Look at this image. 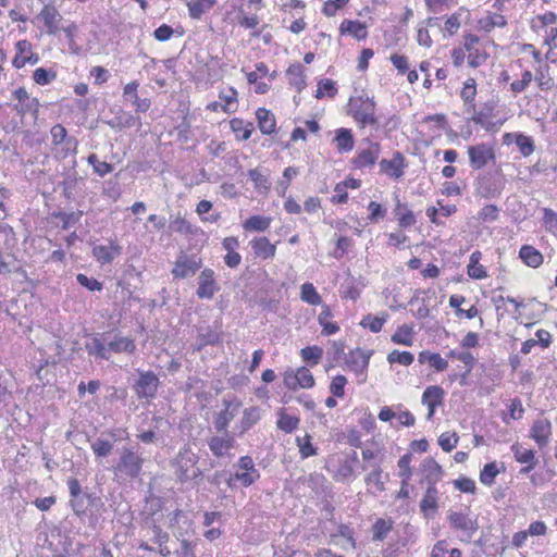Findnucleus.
I'll use <instances>...</instances> for the list:
<instances>
[{
  "label": "nucleus",
  "mask_w": 557,
  "mask_h": 557,
  "mask_svg": "<svg viewBox=\"0 0 557 557\" xmlns=\"http://www.w3.org/2000/svg\"><path fill=\"white\" fill-rule=\"evenodd\" d=\"M214 3V0H193L188 2L187 7L190 17L200 18L202 14L212 9Z\"/></svg>",
  "instance_id": "ea45409f"
},
{
  "label": "nucleus",
  "mask_w": 557,
  "mask_h": 557,
  "mask_svg": "<svg viewBox=\"0 0 557 557\" xmlns=\"http://www.w3.org/2000/svg\"><path fill=\"white\" fill-rule=\"evenodd\" d=\"M148 492L149 495L145 497L144 506V511L147 515L153 517L159 512H166L170 517V527L178 524L182 518H187V516L181 509H178L173 499L154 496L151 493V490Z\"/></svg>",
  "instance_id": "f03ea898"
},
{
  "label": "nucleus",
  "mask_w": 557,
  "mask_h": 557,
  "mask_svg": "<svg viewBox=\"0 0 557 557\" xmlns=\"http://www.w3.org/2000/svg\"><path fill=\"white\" fill-rule=\"evenodd\" d=\"M412 459V455L410 453L405 454L398 460V475L401 479L400 487H407L408 481L412 474L410 462Z\"/></svg>",
  "instance_id": "a19ab883"
},
{
  "label": "nucleus",
  "mask_w": 557,
  "mask_h": 557,
  "mask_svg": "<svg viewBox=\"0 0 557 557\" xmlns=\"http://www.w3.org/2000/svg\"><path fill=\"white\" fill-rule=\"evenodd\" d=\"M170 230L180 234H193V226L191 224L182 216H176L173 221L170 223Z\"/></svg>",
  "instance_id": "680f3d73"
},
{
  "label": "nucleus",
  "mask_w": 557,
  "mask_h": 557,
  "mask_svg": "<svg viewBox=\"0 0 557 557\" xmlns=\"http://www.w3.org/2000/svg\"><path fill=\"white\" fill-rule=\"evenodd\" d=\"M91 449L96 457L104 458L111 454L113 444L108 440L97 438L91 443Z\"/></svg>",
  "instance_id": "603ef678"
},
{
  "label": "nucleus",
  "mask_w": 557,
  "mask_h": 557,
  "mask_svg": "<svg viewBox=\"0 0 557 557\" xmlns=\"http://www.w3.org/2000/svg\"><path fill=\"white\" fill-rule=\"evenodd\" d=\"M230 127L235 133L236 138L239 140H248L255 131L251 122H245L242 119L235 117L231 120Z\"/></svg>",
  "instance_id": "72a5a7b5"
},
{
  "label": "nucleus",
  "mask_w": 557,
  "mask_h": 557,
  "mask_svg": "<svg viewBox=\"0 0 557 557\" xmlns=\"http://www.w3.org/2000/svg\"><path fill=\"white\" fill-rule=\"evenodd\" d=\"M139 87V83L137 81H133L124 86L123 96L126 100L131 101L135 107L137 112H147L151 106V102L148 98L140 99L137 94V89Z\"/></svg>",
  "instance_id": "4be33fe9"
},
{
  "label": "nucleus",
  "mask_w": 557,
  "mask_h": 557,
  "mask_svg": "<svg viewBox=\"0 0 557 557\" xmlns=\"http://www.w3.org/2000/svg\"><path fill=\"white\" fill-rule=\"evenodd\" d=\"M253 253L256 257L261 258L262 260L272 259L276 253V246L271 244L270 240L264 237H255L249 243Z\"/></svg>",
  "instance_id": "5701e85b"
},
{
  "label": "nucleus",
  "mask_w": 557,
  "mask_h": 557,
  "mask_svg": "<svg viewBox=\"0 0 557 557\" xmlns=\"http://www.w3.org/2000/svg\"><path fill=\"white\" fill-rule=\"evenodd\" d=\"M413 329L408 324H403L397 327L396 332L392 335V342L399 345H412Z\"/></svg>",
  "instance_id": "79ce46f5"
},
{
  "label": "nucleus",
  "mask_w": 557,
  "mask_h": 557,
  "mask_svg": "<svg viewBox=\"0 0 557 557\" xmlns=\"http://www.w3.org/2000/svg\"><path fill=\"white\" fill-rule=\"evenodd\" d=\"M71 506L76 515H83L87 510H98L101 506V498L96 493H87V490H70Z\"/></svg>",
  "instance_id": "39448f33"
},
{
  "label": "nucleus",
  "mask_w": 557,
  "mask_h": 557,
  "mask_svg": "<svg viewBox=\"0 0 557 557\" xmlns=\"http://www.w3.org/2000/svg\"><path fill=\"white\" fill-rule=\"evenodd\" d=\"M198 339L200 342V346L214 345L220 342V335L208 327L205 331L199 332Z\"/></svg>",
  "instance_id": "338daca9"
},
{
  "label": "nucleus",
  "mask_w": 557,
  "mask_h": 557,
  "mask_svg": "<svg viewBox=\"0 0 557 557\" xmlns=\"http://www.w3.org/2000/svg\"><path fill=\"white\" fill-rule=\"evenodd\" d=\"M499 470L496 462H490L484 466L480 473V481L484 485H491Z\"/></svg>",
  "instance_id": "bf43d9fd"
},
{
  "label": "nucleus",
  "mask_w": 557,
  "mask_h": 557,
  "mask_svg": "<svg viewBox=\"0 0 557 557\" xmlns=\"http://www.w3.org/2000/svg\"><path fill=\"white\" fill-rule=\"evenodd\" d=\"M400 209H406V205L401 203L400 200L396 197L395 214L398 219L399 225L404 228L412 226L416 223V216L413 212L411 210L400 212Z\"/></svg>",
  "instance_id": "37998d69"
},
{
  "label": "nucleus",
  "mask_w": 557,
  "mask_h": 557,
  "mask_svg": "<svg viewBox=\"0 0 557 557\" xmlns=\"http://www.w3.org/2000/svg\"><path fill=\"white\" fill-rule=\"evenodd\" d=\"M394 521L388 518H379L372 525V541L383 542L393 530Z\"/></svg>",
  "instance_id": "f704fd0d"
},
{
  "label": "nucleus",
  "mask_w": 557,
  "mask_h": 557,
  "mask_svg": "<svg viewBox=\"0 0 557 557\" xmlns=\"http://www.w3.org/2000/svg\"><path fill=\"white\" fill-rule=\"evenodd\" d=\"M470 20V12L465 8H460L451 14L445 22V29L449 35H455L460 27L461 22Z\"/></svg>",
  "instance_id": "c9c22d12"
},
{
  "label": "nucleus",
  "mask_w": 557,
  "mask_h": 557,
  "mask_svg": "<svg viewBox=\"0 0 557 557\" xmlns=\"http://www.w3.org/2000/svg\"><path fill=\"white\" fill-rule=\"evenodd\" d=\"M342 35H350L354 38L361 40L368 36L367 25L360 21L344 20L339 26Z\"/></svg>",
  "instance_id": "c85d7f7f"
},
{
  "label": "nucleus",
  "mask_w": 557,
  "mask_h": 557,
  "mask_svg": "<svg viewBox=\"0 0 557 557\" xmlns=\"http://www.w3.org/2000/svg\"><path fill=\"white\" fill-rule=\"evenodd\" d=\"M482 258V253L479 250H475L470 256V262L467 267V273L471 278L481 280L486 276V271L483 265L479 262Z\"/></svg>",
  "instance_id": "e433bc0d"
},
{
  "label": "nucleus",
  "mask_w": 557,
  "mask_h": 557,
  "mask_svg": "<svg viewBox=\"0 0 557 557\" xmlns=\"http://www.w3.org/2000/svg\"><path fill=\"white\" fill-rule=\"evenodd\" d=\"M301 299L313 306L319 305L322 301L321 296L311 283H304L301 285Z\"/></svg>",
  "instance_id": "8fccbe9b"
},
{
  "label": "nucleus",
  "mask_w": 557,
  "mask_h": 557,
  "mask_svg": "<svg viewBox=\"0 0 557 557\" xmlns=\"http://www.w3.org/2000/svg\"><path fill=\"white\" fill-rule=\"evenodd\" d=\"M478 216L482 222L497 221L499 216V209L496 205H486L481 209Z\"/></svg>",
  "instance_id": "e2e57ef3"
},
{
  "label": "nucleus",
  "mask_w": 557,
  "mask_h": 557,
  "mask_svg": "<svg viewBox=\"0 0 557 557\" xmlns=\"http://www.w3.org/2000/svg\"><path fill=\"white\" fill-rule=\"evenodd\" d=\"M260 409L256 406L246 408L243 412V417L240 420V423L238 425L239 428V435H243L245 432L250 430L255 424L258 423L260 420Z\"/></svg>",
  "instance_id": "2f4dec72"
},
{
  "label": "nucleus",
  "mask_w": 557,
  "mask_h": 557,
  "mask_svg": "<svg viewBox=\"0 0 557 557\" xmlns=\"http://www.w3.org/2000/svg\"><path fill=\"white\" fill-rule=\"evenodd\" d=\"M530 436L540 448L547 446L552 435V423L547 419H537L533 422Z\"/></svg>",
  "instance_id": "412c9836"
},
{
  "label": "nucleus",
  "mask_w": 557,
  "mask_h": 557,
  "mask_svg": "<svg viewBox=\"0 0 557 557\" xmlns=\"http://www.w3.org/2000/svg\"><path fill=\"white\" fill-rule=\"evenodd\" d=\"M543 222L545 227L552 232L557 233V212L549 208L543 209Z\"/></svg>",
  "instance_id": "774afa93"
},
{
  "label": "nucleus",
  "mask_w": 557,
  "mask_h": 557,
  "mask_svg": "<svg viewBox=\"0 0 557 557\" xmlns=\"http://www.w3.org/2000/svg\"><path fill=\"white\" fill-rule=\"evenodd\" d=\"M336 94L337 88L335 82L329 78H323L318 83V89L315 91L314 97L317 99H322L324 96L334 98Z\"/></svg>",
  "instance_id": "de8ad7c7"
},
{
  "label": "nucleus",
  "mask_w": 557,
  "mask_h": 557,
  "mask_svg": "<svg viewBox=\"0 0 557 557\" xmlns=\"http://www.w3.org/2000/svg\"><path fill=\"white\" fill-rule=\"evenodd\" d=\"M476 94V84L473 78H468L463 88L460 92L461 99L465 101L466 104H469L467 112L470 113V109H474V97Z\"/></svg>",
  "instance_id": "a18cd8bd"
},
{
  "label": "nucleus",
  "mask_w": 557,
  "mask_h": 557,
  "mask_svg": "<svg viewBox=\"0 0 557 557\" xmlns=\"http://www.w3.org/2000/svg\"><path fill=\"white\" fill-rule=\"evenodd\" d=\"M272 218L263 215H252L247 219L243 225L249 232H264L270 227Z\"/></svg>",
  "instance_id": "4c0bfd02"
},
{
  "label": "nucleus",
  "mask_w": 557,
  "mask_h": 557,
  "mask_svg": "<svg viewBox=\"0 0 557 557\" xmlns=\"http://www.w3.org/2000/svg\"><path fill=\"white\" fill-rule=\"evenodd\" d=\"M138 379L135 381L133 388L138 399H153L160 385L159 377L150 370H137Z\"/></svg>",
  "instance_id": "20e7f679"
},
{
  "label": "nucleus",
  "mask_w": 557,
  "mask_h": 557,
  "mask_svg": "<svg viewBox=\"0 0 557 557\" xmlns=\"http://www.w3.org/2000/svg\"><path fill=\"white\" fill-rule=\"evenodd\" d=\"M57 77V74L52 70H47L45 67H38L33 73V79L38 85H48L52 81H54Z\"/></svg>",
  "instance_id": "6e6d98bb"
},
{
  "label": "nucleus",
  "mask_w": 557,
  "mask_h": 557,
  "mask_svg": "<svg viewBox=\"0 0 557 557\" xmlns=\"http://www.w3.org/2000/svg\"><path fill=\"white\" fill-rule=\"evenodd\" d=\"M354 119L364 127L366 125H377L375 116V101L372 98L360 96L352 104Z\"/></svg>",
  "instance_id": "423d86ee"
},
{
  "label": "nucleus",
  "mask_w": 557,
  "mask_h": 557,
  "mask_svg": "<svg viewBox=\"0 0 557 557\" xmlns=\"http://www.w3.org/2000/svg\"><path fill=\"white\" fill-rule=\"evenodd\" d=\"M51 135V144L54 147H59L64 141L73 138L72 136L67 135L66 128L61 124H55L50 129Z\"/></svg>",
  "instance_id": "5fc2aeb1"
},
{
  "label": "nucleus",
  "mask_w": 557,
  "mask_h": 557,
  "mask_svg": "<svg viewBox=\"0 0 557 557\" xmlns=\"http://www.w3.org/2000/svg\"><path fill=\"white\" fill-rule=\"evenodd\" d=\"M78 141L75 137L64 141L59 147H55V157L65 159L70 154H75L77 151Z\"/></svg>",
  "instance_id": "3c124183"
},
{
  "label": "nucleus",
  "mask_w": 557,
  "mask_h": 557,
  "mask_svg": "<svg viewBox=\"0 0 557 557\" xmlns=\"http://www.w3.org/2000/svg\"><path fill=\"white\" fill-rule=\"evenodd\" d=\"M219 290L220 286L215 280L214 271L210 268L203 269L198 276L197 297L199 299H212Z\"/></svg>",
  "instance_id": "2eb2a0df"
},
{
  "label": "nucleus",
  "mask_w": 557,
  "mask_h": 557,
  "mask_svg": "<svg viewBox=\"0 0 557 557\" xmlns=\"http://www.w3.org/2000/svg\"><path fill=\"white\" fill-rule=\"evenodd\" d=\"M442 473V467L433 458H426L420 465L417 475L420 476L421 485L433 487L441 480Z\"/></svg>",
  "instance_id": "dca6fc26"
},
{
  "label": "nucleus",
  "mask_w": 557,
  "mask_h": 557,
  "mask_svg": "<svg viewBox=\"0 0 557 557\" xmlns=\"http://www.w3.org/2000/svg\"><path fill=\"white\" fill-rule=\"evenodd\" d=\"M333 143L335 144L336 149L339 153H346L351 151L355 145V138L351 129L345 127L336 129Z\"/></svg>",
  "instance_id": "a878e982"
},
{
  "label": "nucleus",
  "mask_w": 557,
  "mask_h": 557,
  "mask_svg": "<svg viewBox=\"0 0 557 557\" xmlns=\"http://www.w3.org/2000/svg\"><path fill=\"white\" fill-rule=\"evenodd\" d=\"M145 531V537L149 542L156 545L158 547V553L162 557H168L171 555V550L168 547L166 543L170 540V535L168 532L163 531L160 525H158L154 521L151 523L146 522V527L144 528Z\"/></svg>",
  "instance_id": "9b49d317"
},
{
  "label": "nucleus",
  "mask_w": 557,
  "mask_h": 557,
  "mask_svg": "<svg viewBox=\"0 0 557 557\" xmlns=\"http://www.w3.org/2000/svg\"><path fill=\"white\" fill-rule=\"evenodd\" d=\"M385 321H386L385 318L367 314L361 320L360 325L363 326L364 329H369L373 333H377L382 330Z\"/></svg>",
  "instance_id": "13d9d810"
},
{
  "label": "nucleus",
  "mask_w": 557,
  "mask_h": 557,
  "mask_svg": "<svg viewBox=\"0 0 557 557\" xmlns=\"http://www.w3.org/2000/svg\"><path fill=\"white\" fill-rule=\"evenodd\" d=\"M120 252L121 248L113 243L109 246L97 245L92 248V256L101 264L111 263Z\"/></svg>",
  "instance_id": "cd10ccee"
},
{
  "label": "nucleus",
  "mask_w": 557,
  "mask_h": 557,
  "mask_svg": "<svg viewBox=\"0 0 557 557\" xmlns=\"http://www.w3.org/2000/svg\"><path fill=\"white\" fill-rule=\"evenodd\" d=\"M289 77V84L296 87L297 91L300 92L306 86L305 67L300 63L289 65L286 71Z\"/></svg>",
  "instance_id": "7c9ffc66"
},
{
  "label": "nucleus",
  "mask_w": 557,
  "mask_h": 557,
  "mask_svg": "<svg viewBox=\"0 0 557 557\" xmlns=\"http://www.w3.org/2000/svg\"><path fill=\"white\" fill-rule=\"evenodd\" d=\"M296 375H297L296 380H298V385L300 388H311L314 386V383H315L314 377L308 368L300 367L296 371Z\"/></svg>",
  "instance_id": "052dcab7"
},
{
  "label": "nucleus",
  "mask_w": 557,
  "mask_h": 557,
  "mask_svg": "<svg viewBox=\"0 0 557 557\" xmlns=\"http://www.w3.org/2000/svg\"><path fill=\"white\" fill-rule=\"evenodd\" d=\"M202 260L196 255L187 256L185 253H181L175 261L174 268L172 270V275L174 278H186L196 274V272L201 268Z\"/></svg>",
  "instance_id": "6e6552de"
},
{
  "label": "nucleus",
  "mask_w": 557,
  "mask_h": 557,
  "mask_svg": "<svg viewBox=\"0 0 557 557\" xmlns=\"http://www.w3.org/2000/svg\"><path fill=\"white\" fill-rule=\"evenodd\" d=\"M256 117L258 121V127L262 134L271 135V134L275 133L276 120L270 110H268L265 108L257 109Z\"/></svg>",
  "instance_id": "bb28decb"
},
{
  "label": "nucleus",
  "mask_w": 557,
  "mask_h": 557,
  "mask_svg": "<svg viewBox=\"0 0 557 557\" xmlns=\"http://www.w3.org/2000/svg\"><path fill=\"white\" fill-rule=\"evenodd\" d=\"M223 405L225 408L215 414L213 425L216 432L226 433L230 422L236 417L242 404L238 400H223Z\"/></svg>",
  "instance_id": "f3484780"
},
{
  "label": "nucleus",
  "mask_w": 557,
  "mask_h": 557,
  "mask_svg": "<svg viewBox=\"0 0 557 557\" xmlns=\"http://www.w3.org/2000/svg\"><path fill=\"white\" fill-rule=\"evenodd\" d=\"M107 334L108 354H128L132 355L136 350L135 341L129 336H123L121 332Z\"/></svg>",
  "instance_id": "4468645a"
},
{
  "label": "nucleus",
  "mask_w": 557,
  "mask_h": 557,
  "mask_svg": "<svg viewBox=\"0 0 557 557\" xmlns=\"http://www.w3.org/2000/svg\"><path fill=\"white\" fill-rule=\"evenodd\" d=\"M519 257L528 267L539 268L543 263V255L531 245H523L520 248Z\"/></svg>",
  "instance_id": "c756f323"
},
{
  "label": "nucleus",
  "mask_w": 557,
  "mask_h": 557,
  "mask_svg": "<svg viewBox=\"0 0 557 557\" xmlns=\"http://www.w3.org/2000/svg\"><path fill=\"white\" fill-rule=\"evenodd\" d=\"M76 281L79 285L87 288L90 292H100L102 289V283L94 277H88L87 275L79 273L76 275Z\"/></svg>",
  "instance_id": "0e129e2a"
},
{
  "label": "nucleus",
  "mask_w": 557,
  "mask_h": 557,
  "mask_svg": "<svg viewBox=\"0 0 557 557\" xmlns=\"http://www.w3.org/2000/svg\"><path fill=\"white\" fill-rule=\"evenodd\" d=\"M404 156L395 152L393 159H382L379 163L382 173H386L392 177L399 178L404 175Z\"/></svg>",
  "instance_id": "393cba45"
},
{
  "label": "nucleus",
  "mask_w": 557,
  "mask_h": 557,
  "mask_svg": "<svg viewBox=\"0 0 557 557\" xmlns=\"http://www.w3.org/2000/svg\"><path fill=\"white\" fill-rule=\"evenodd\" d=\"M85 349L90 357H95L100 360H110L106 333L94 334L91 338L85 343Z\"/></svg>",
  "instance_id": "a211bd4d"
},
{
  "label": "nucleus",
  "mask_w": 557,
  "mask_h": 557,
  "mask_svg": "<svg viewBox=\"0 0 557 557\" xmlns=\"http://www.w3.org/2000/svg\"><path fill=\"white\" fill-rule=\"evenodd\" d=\"M347 384V379L339 374L333 377L330 384V392L334 397H343L345 395V385Z\"/></svg>",
  "instance_id": "69168bd1"
},
{
  "label": "nucleus",
  "mask_w": 557,
  "mask_h": 557,
  "mask_svg": "<svg viewBox=\"0 0 557 557\" xmlns=\"http://www.w3.org/2000/svg\"><path fill=\"white\" fill-rule=\"evenodd\" d=\"M13 97L17 100V103L14 104L13 109L18 115L23 117L27 113H30L34 119L38 117L40 107L39 100L30 97L24 87H20L14 90Z\"/></svg>",
  "instance_id": "9d476101"
},
{
  "label": "nucleus",
  "mask_w": 557,
  "mask_h": 557,
  "mask_svg": "<svg viewBox=\"0 0 557 557\" xmlns=\"http://www.w3.org/2000/svg\"><path fill=\"white\" fill-rule=\"evenodd\" d=\"M234 468V479L245 486L253 484L260 478L259 470L256 469L255 462L250 456L240 457Z\"/></svg>",
  "instance_id": "1a4fd4ad"
},
{
  "label": "nucleus",
  "mask_w": 557,
  "mask_h": 557,
  "mask_svg": "<svg viewBox=\"0 0 557 557\" xmlns=\"http://www.w3.org/2000/svg\"><path fill=\"white\" fill-rule=\"evenodd\" d=\"M87 162L92 166L94 172L101 177L106 176L107 174L113 171V165L111 163L100 161L97 154L95 153L88 156Z\"/></svg>",
  "instance_id": "09e8293b"
},
{
  "label": "nucleus",
  "mask_w": 557,
  "mask_h": 557,
  "mask_svg": "<svg viewBox=\"0 0 557 557\" xmlns=\"http://www.w3.org/2000/svg\"><path fill=\"white\" fill-rule=\"evenodd\" d=\"M516 144L523 157H529L534 152L535 145L531 137L523 134H516Z\"/></svg>",
  "instance_id": "864d4df0"
},
{
  "label": "nucleus",
  "mask_w": 557,
  "mask_h": 557,
  "mask_svg": "<svg viewBox=\"0 0 557 557\" xmlns=\"http://www.w3.org/2000/svg\"><path fill=\"white\" fill-rule=\"evenodd\" d=\"M511 450L518 462L528 465L524 469L525 471H530L534 468L536 459L532 449H528L519 444H515L511 446Z\"/></svg>",
  "instance_id": "473e14b6"
},
{
  "label": "nucleus",
  "mask_w": 557,
  "mask_h": 557,
  "mask_svg": "<svg viewBox=\"0 0 557 557\" xmlns=\"http://www.w3.org/2000/svg\"><path fill=\"white\" fill-rule=\"evenodd\" d=\"M468 154L470 166L473 170H480L495 159L493 147L485 143L469 146Z\"/></svg>",
  "instance_id": "ddd939ff"
},
{
  "label": "nucleus",
  "mask_w": 557,
  "mask_h": 557,
  "mask_svg": "<svg viewBox=\"0 0 557 557\" xmlns=\"http://www.w3.org/2000/svg\"><path fill=\"white\" fill-rule=\"evenodd\" d=\"M506 180L500 171L488 172L481 175L478 180V194L484 198H498L504 188Z\"/></svg>",
  "instance_id": "7ed1b4c3"
},
{
  "label": "nucleus",
  "mask_w": 557,
  "mask_h": 557,
  "mask_svg": "<svg viewBox=\"0 0 557 557\" xmlns=\"http://www.w3.org/2000/svg\"><path fill=\"white\" fill-rule=\"evenodd\" d=\"M445 392L444 389L438 385H431L428 386L421 398L422 404H435V405H442L444 400Z\"/></svg>",
  "instance_id": "58836bf2"
},
{
  "label": "nucleus",
  "mask_w": 557,
  "mask_h": 557,
  "mask_svg": "<svg viewBox=\"0 0 557 557\" xmlns=\"http://www.w3.org/2000/svg\"><path fill=\"white\" fill-rule=\"evenodd\" d=\"M299 422L300 420L298 417L290 416L281 410L276 425L280 430L284 431L285 433H292L298 428Z\"/></svg>",
  "instance_id": "49530a36"
},
{
  "label": "nucleus",
  "mask_w": 557,
  "mask_h": 557,
  "mask_svg": "<svg viewBox=\"0 0 557 557\" xmlns=\"http://www.w3.org/2000/svg\"><path fill=\"white\" fill-rule=\"evenodd\" d=\"M144 465L141 458L134 447L124 446L120 450V456L114 465V473L119 479L133 480L139 476Z\"/></svg>",
  "instance_id": "f257e3e1"
},
{
  "label": "nucleus",
  "mask_w": 557,
  "mask_h": 557,
  "mask_svg": "<svg viewBox=\"0 0 557 557\" xmlns=\"http://www.w3.org/2000/svg\"><path fill=\"white\" fill-rule=\"evenodd\" d=\"M207 444L212 455L216 458L231 459L233 457L231 450L235 447L236 442L234 436L226 432L222 436L214 435L209 437Z\"/></svg>",
  "instance_id": "f8f14e48"
},
{
  "label": "nucleus",
  "mask_w": 557,
  "mask_h": 557,
  "mask_svg": "<svg viewBox=\"0 0 557 557\" xmlns=\"http://www.w3.org/2000/svg\"><path fill=\"white\" fill-rule=\"evenodd\" d=\"M414 360V357L409 351H399L393 350L387 356V361L389 363H399L403 366H410Z\"/></svg>",
  "instance_id": "4d7b16f0"
},
{
  "label": "nucleus",
  "mask_w": 557,
  "mask_h": 557,
  "mask_svg": "<svg viewBox=\"0 0 557 557\" xmlns=\"http://www.w3.org/2000/svg\"><path fill=\"white\" fill-rule=\"evenodd\" d=\"M447 519L453 529L460 531L462 540L470 542L473 534L478 531L476 519L468 513L449 511Z\"/></svg>",
  "instance_id": "0eeeda50"
},
{
  "label": "nucleus",
  "mask_w": 557,
  "mask_h": 557,
  "mask_svg": "<svg viewBox=\"0 0 557 557\" xmlns=\"http://www.w3.org/2000/svg\"><path fill=\"white\" fill-rule=\"evenodd\" d=\"M380 154V145L372 144L368 149H363L352 159V164L357 169L373 166Z\"/></svg>",
  "instance_id": "b1692460"
},
{
  "label": "nucleus",
  "mask_w": 557,
  "mask_h": 557,
  "mask_svg": "<svg viewBox=\"0 0 557 557\" xmlns=\"http://www.w3.org/2000/svg\"><path fill=\"white\" fill-rule=\"evenodd\" d=\"M37 18L44 22L48 35H57L59 33V23L62 21V15L53 5L45 4Z\"/></svg>",
  "instance_id": "6ab92c4d"
},
{
  "label": "nucleus",
  "mask_w": 557,
  "mask_h": 557,
  "mask_svg": "<svg viewBox=\"0 0 557 557\" xmlns=\"http://www.w3.org/2000/svg\"><path fill=\"white\" fill-rule=\"evenodd\" d=\"M323 349L319 346H307L300 350L302 360L311 367L320 363Z\"/></svg>",
  "instance_id": "c03bdc74"
},
{
  "label": "nucleus",
  "mask_w": 557,
  "mask_h": 557,
  "mask_svg": "<svg viewBox=\"0 0 557 557\" xmlns=\"http://www.w3.org/2000/svg\"><path fill=\"white\" fill-rule=\"evenodd\" d=\"M371 355L372 351H366L360 348H357L355 350H351L345 357V363L356 374L364 373L368 369Z\"/></svg>",
  "instance_id": "aec40b11"
}]
</instances>
